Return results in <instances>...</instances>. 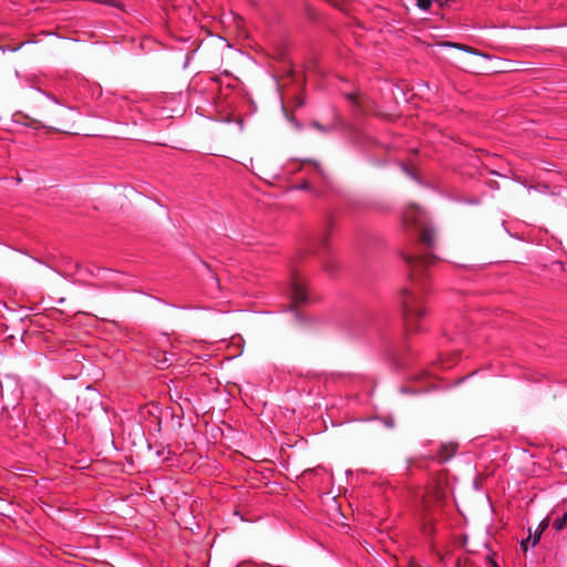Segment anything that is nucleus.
<instances>
[{
	"instance_id": "obj_1",
	"label": "nucleus",
	"mask_w": 567,
	"mask_h": 567,
	"mask_svg": "<svg viewBox=\"0 0 567 567\" xmlns=\"http://www.w3.org/2000/svg\"><path fill=\"white\" fill-rule=\"evenodd\" d=\"M403 258L409 267L410 279L417 286L413 289L404 288L402 290V308L406 330L412 333L419 330L417 320L422 318L425 310L421 308L420 291L423 289L431 266L437 258L433 254L410 252L403 254Z\"/></svg>"
},
{
	"instance_id": "obj_2",
	"label": "nucleus",
	"mask_w": 567,
	"mask_h": 567,
	"mask_svg": "<svg viewBox=\"0 0 567 567\" xmlns=\"http://www.w3.org/2000/svg\"><path fill=\"white\" fill-rule=\"evenodd\" d=\"M19 115L25 118V125L31 127H44L65 134L75 133L72 110L51 97L39 99L30 107L29 113Z\"/></svg>"
},
{
	"instance_id": "obj_3",
	"label": "nucleus",
	"mask_w": 567,
	"mask_h": 567,
	"mask_svg": "<svg viewBox=\"0 0 567 567\" xmlns=\"http://www.w3.org/2000/svg\"><path fill=\"white\" fill-rule=\"evenodd\" d=\"M445 498V491L441 485L431 486L422 499V529L424 534H432L434 532L433 514L435 507L439 506Z\"/></svg>"
},
{
	"instance_id": "obj_4",
	"label": "nucleus",
	"mask_w": 567,
	"mask_h": 567,
	"mask_svg": "<svg viewBox=\"0 0 567 567\" xmlns=\"http://www.w3.org/2000/svg\"><path fill=\"white\" fill-rule=\"evenodd\" d=\"M441 45L453 47L465 51L467 54L460 58V63L465 70L474 73H481L485 70L482 64V60L488 59L489 56L487 54L480 52L472 47L454 42H443Z\"/></svg>"
},
{
	"instance_id": "obj_5",
	"label": "nucleus",
	"mask_w": 567,
	"mask_h": 567,
	"mask_svg": "<svg viewBox=\"0 0 567 567\" xmlns=\"http://www.w3.org/2000/svg\"><path fill=\"white\" fill-rule=\"evenodd\" d=\"M403 221L406 226H412L415 229H419L427 223L424 212L415 204L405 207Z\"/></svg>"
},
{
	"instance_id": "obj_6",
	"label": "nucleus",
	"mask_w": 567,
	"mask_h": 567,
	"mask_svg": "<svg viewBox=\"0 0 567 567\" xmlns=\"http://www.w3.org/2000/svg\"><path fill=\"white\" fill-rule=\"evenodd\" d=\"M416 230L419 231V244L425 249L432 250L436 246L435 230L427 223Z\"/></svg>"
},
{
	"instance_id": "obj_7",
	"label": "nucleus",
	"mask_w": 567,
	"mask_h": 567,
	"mask_svg": "<svg viewBox=\"0 0 567 567\" xmlns=\"http://www.w3.org/2000/svg\"><path fill=\"white\" fill-rule=\"evenodd\" d=\"M291 299H292V307L297 308L301 303L307 302V291L306 287L302 282L299 280H295L291 286Z\"/></svg>"
},
{
	"instance_id": "obj_8",
	"label": "nucleus",
	"mask_w": 567,
	"mask_h": 567,
	"mask_svg": "<svg viewBox=\"0 0 567 567\" xmlns=\"http://www.w3.org/2000/svg\"><path fill=\"white\" fill-rule=\"evenodd\" d=\"M457 444L456 443H446L443 444L439 451V458L441 462H446L452 458L456 452Z\"/></svg>"
},
{
	"instance_id": "obj_9",
	"label": "nucleus",
	"mask_w": 567,
	"mask_h": 567,
	"mask_svg": "<svg viewBox=\"0 0 567 567\" xmlns=\"http://www.w3.org/2000/svg\"><path fill=\"white\" fill-rule=\"evenodd\" d=\"M347 100L355 105L360 111L364 112L367 110L365 103L362 99L359 97L355 93H349L346 95Z\"/></svg>"
},
{
	"instance_id": "obj_10",
	"label": "nucleus",
	"mask_w": 567,
	"mask_h": 567,
	"mask_svg": "<svg viewBox=\"0 0 567 567\" xmlns=\"http://www.w3.org/2000/svg\"><path fill=\"white\" fill-rule=\"evenodd\" d=\"M151 355L152 358L154 359V361L159 364V365H164L168 362V358H167V354L166 352L164 351H161V350H153L151 352Z\"/></svg>"
},
{
	"instance_id": "obj_11",
	"label": "nucleus",
	"mask_w": 567,
	"mask_h": 567,
	"mask_svg": "<svg viewBox=\"0 0 567 567\" xmlns=\"http://www.w3.org/2000/svg\"><path fill=\"white\" fill-rule=\"evenodd\" d=\"M553 527L556 530H561L567 527V516L564 514L561 517H558L554 520Z\"/></svg>"
},
{
	"instance_id": "obj_12",
	"label": "nucleus",
	"mask_w": 567,
	"mask_h": 567,
	"mask_svg": "<svg viewBox=\"0 0 567 567\" xmlns=\"http://www.w3.org/2000/svg\"><path fill=\"white\" fill-rule=\"evenodd\" d=\"M310 125L316 128L317 131L321 132V133H330L332 130H333V126L332 125H328V126H323L321 123H319L318 121H312L310 123Z\"/></svg>"
},
{
	"instance_id": "obj_13",
	"label": "nucleus",
	"mask_w": 567,
	"mask_h": 567,
	"mask_svg": "<svg viewBox=\"0 0 567 567\" xmlns=\"http://www.w3.org/2000/svg\"><path fill=\"white\" fill-rule=\"evenodd\" d=\"M416 3L420 9L429 10L432 4V0H416Z\"/></svg>"
},
{
	"instance_id": "obj_14",
	"label": "nucleus",
	"mask_w": 567,
	"mask_h": 567,
	"mask_svg": "<svg viewBox=\"0 0 567 567\" xmlns=\"http://www.w3.org/2000/svg\"><path fill=\"white\" fill-rule=\"evenodd\" d=\"M296 188L297 189H301V190H312V187H311L310 183L307 182V181H303L301 184L296 186Z\"/></svg>"
},
{
	"instance_id": "obj_15",
	"label": "nucleus",
	"mask_w": 567,
	"mask_h": 567,
	"mask_svg": "<svg viewBox=\"0 0 567 567\" xmlns=\"http://www.w3.org/2000/svg\"><path fill=\"white\" fill-rule=\"evenodd\" d=\"M529 540H530V536H528L527 538H525L520 542V548L523 549L524 553H526L528 550Z\"/></svg>"
},
{
	"instance_id": "obj_16",
	"label": "nucleus",
	"mask_w": 567,
	"mask_h": 567,
	"mask_svg": "<svg viewBox=\"0 0 567 567\" xmlns=\"http://www.w3.org/2000/svg\"><path fill=\"white\" fill-rule=\"evenodd\" d=\"M327 243H328V237H327V235H322V236H321V238H320V240H319V246H320L321 248H324V247L327 246Z\"/></svg>"
},
{
	"instance_id": "obj_17",
	"label": "nucleus",
	"mask_w": 567,
	"mask_h": 567,
	"mask_svg": "<svg viewBox=\"0 0 567 567\" xmlns=\"http://www.w3.org/2000/svg\"><path fill=\"white\" fill-rule=\"evenodd\" d=\"M547 526H548V522H547L546 519H545V520H543V522L540 523V525H539V528H540V532H539V533L542 534V533L547 528Z\"/></svg>"
},
{
	"instance_id": "obj_18",
	"label": "nucleus",
	"mask_w": 567,
	"mask_h": 567,
	"mask_svg": "<svg viewBox=\"0 0 567 567\" xmlns=\"http://www.w3.org/2000/svg\"><path fill=\"white\" fill-rule=\"evenodd\" d=\"M540 535H542V534H540V533H538V534H536L535 536H533V543H532V545H533V546H535V545L539 542V539H540Z\"/></svg>"
},
{
	"instance_id": "obj_19",
	"label": "nucleus",
	"mask_w": 567,
	"mask_h": 567,
	"mask_svg": "<svg viewBox=\"0 0 567 567\" xmlns=\"http://www.w3.org/2000/svg\"><path fill=\"white\" fill-rule=\"evenodd\" d=\"M486 558L492 567H498L497 563L495 560H493V558L491 556H487Z\"/></svg>"
},
{
	"instance_id": "obj_20",
	"label": "nucleus",
	"mask_w": 567,
	"mask_h": 567,
	"mask_svg": "<svg viewBox=\"0 0 567 567\" xmlns=\"http://www.w3.org/2000/svg\"><path fill=\"white\" fill-rule=\"evenodd\" d=\"M316 169L318 171L319 174L323 175V172L319 164H316Z\"/></svg>"
}]
</instances>
